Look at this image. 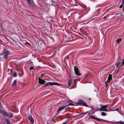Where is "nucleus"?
Returning a JSON list of instances; mask_svg holds the SVG:
<instances>
[{
  "label": "nucleus",
  "instance_id": "obj_14",
  "mask_svg": "<svg viewBox=\"0 0 124 124\" xmlns=\"http://www.w3.org/2000/svg\"><path fill=\"white\" fill-rule=\"evenodd\" d=\"M17 82V80H15L13 82V83H12V85H15L16 83Z\"/></svg>",
  "mask_w": 124,
  "mask_h": 124
},
{
  "label": "nucleus",
  "instance_id": "obj_24",
  "mask_svg": "<svg viewBox=\"0 0 124 124\" xmlns=\"http://www.w3.org/2000/svg\"><path fill=\"white\" fill-rule=\"evenodd\" d=\"M13 76L14 77H16V76H17L16 74L15 73H14V74L13 75Z\"/></svg>",
  "mask_w": 124,
  "mask_h": 124
},
{
  "label": "nucleus",
  "instance_id": "obj_32",
  "mask_svg": "<svg viewBox=\"0 0 124 124\" xmlns=\"http://www.w3.org/2000/svg\"><path fill=\"white\" fill-rule=\"evenodd\" d=\"M118 112L120 114L121 113L120 112V111H118Z\"/></svg>",
  "mask_w": 124,
  "mask_h": 124
},
{
  "label": "nucleus",
  "instance_id": "obj_28",
  "mask_svg": "<svg viewBox=\"0 0 124 124\" xmlns=\"http://www.w3.org/2000/svg\"><path fill=\"white\" fill-rule=\"evenodd\" d=\"M0 55H3V52L2 53H1L0 54Z\"/></svg>",
  "mask_w": 124,
  "mask_h": 124
},
{
  "label": "nucleus",
  "instance_id": "obj_3",
  "mask_svg": "<svg viewBox=\"0 0 124 124\" xmlns=\"http://www.w3.org/2000/svg\"><path fill=\"white\" fill-rule=\"evenodd\" d=\"M3 114L5 116H6L8 117L12 118L13 116V115L12 113L4 112H3Z\"/></svg>",
  "mask_w": 124,
  "mask_h": 124
},
{
  "label": "nucleus",
  "instance_id": "obj_20",
  "mask_svg": "<svg viewBox=\"0 0 124 124\" xmlns=\"http://www.w3.org/2000/svg\"><path fill=\"white\" fill-rule=\"evenodd\" d=\"M122 60L123 61L122 62V63L121 64L120 66H122L124 64V60L123 59Z\"/></svg>",
  "mask_w": 124,
  "mask_h": 124
},
{
  "label": "nucleus",
  "instance_id": "obj_27",
  "mask_svg": "<svg viewBox=\"0 0 124 124\" xmlns=\"http://www.w3.org/2000/svg\"><path fill=\"white\" fill-rule=\"evenodd\" d=\"M88 112H85L82 113V114H85L86 113Z\"/></svg>",
  "mask_w": 124,
  "mask_h": 124
},
{
  "label": "nucleus",
  "instance_id": "obj_18",
  "mask_svg": "<svg viewBox=\"0 0 124 124\" xmlns=\"http://www.w3.org/2000/svg\"><path fill=\"white\" fill-rule=\"evenodd\" d=\"M121 63L120 62H119L118 64L117 65V66L118 67H120V66L121 65Z\"/></svg>",
  "mask_w": 124,
  "mask_h": 124
},
{
  "label": "nucleus",
  "instance_id": "obj_23",
  "mask_svg": "<svg viewBox=\"0 0 124 124\" xmlns=\"http://www.w3.org/2000/svg\"><path fill=\"white\" fill-rule=\"evenodd\" d=\"M28 3L29 4H30L31 3V2L30 1V0H27Z\"/></svg>",
  "mask_w": 124,
  "mask_h": 124
},
{
  "label": "nucleus",
  "instance_id": "obj_17",
  "mask_svg": "<svg viewBox=\"0 0 124 124\" xmlns=\"http://www.w3.org/2000/svg\"><path fill=\"white\" fill-rule=\"evenodd\" d=\"M108 107V106L107 105H101V108H102V107H104L105 108H106Z\"/></svg>",
  "mask_w": 124,
  "mask_h": 124
},
{
  "label": "nucleus",
  "instance_id": "obj_26",
  "mask_svg": "<svg viewBox=\"0 0 124 124\" xmlns=\"http://www.w3.org/2000/svg\"><path fill=\"white\" fill-rule=\"evenodd\" d=\"M73 104L72 103H70L68 104V105H73Z\"/></svg>",
  "mask_w": 124,
  "mask_h": 124
},
{
  "label": "nucleus",
  "instance_id": "obj_15",
  "mask_svg": "<svg viewBox=\"0 0 124 124\" xmlns=\"http://www.w3.org/2000/svg\"><path fill=\"white\" fill-rule=\"evenodd\" d=\"M6 121L7 122V124H10V121L8 119H6Z\"/></svg>",
  "mask_w": 124,
  "mask_h": 124
},
{
  "label": "nucleus",
  "instance_id": "obj_10",
  "mask_svg": "<svg viewBox=\"0 0 124 124\" xmlns=\"http://www.w3.org/2000/svg\"><path fill=\"white\" fill-rule=\"evenodd\" d=\"M81 105L85 106H86V104L82 100H79L78 102Z\"/></svg>",
  "mask_w": 124,
  "mask_h": 124
},
{
  "label": "nucleus",
  "instance_id": "obj_13",
  "mask_svg": "<svg viewBox=\"0 0 124 124\" xmlns=\"http://www.w3.org/2000/svg\"><path fill=\"white\" fill-rule=\"evenodd\" d=\"M97 120L99 121H102L103 122H108L110 123H111V122L108 121L104 120L102 119H100L98 118L97 119Z\"/></svg>",
  "mask_w": 124,
  "mask_h": 124
},
{
  "label": "nucleus",
  "instance_id": "obj_36",
  "mask_svg": "<svg viewBox=\"0 0 124 124\" xmlns=\"http://www.w3.org/2000/svg\"><path fill=\"white\" fill-rule=\"evenodd\" d=\"M123 8H124V5L123 6Z\"/></svg>",
  "mask_w": 124,
  "mask_h": 124
},
{
  "label": "nucleus",
  "instance_id": "obj_22",
  "mask_svg": "<svg viewBox=\"0 0 124 124\" xmlns=\"http://www.w3.org/2000/svg\"><path fill=\"white\" fill-rule=\"evenodd\" d=\"M34 67L32 66H31L29 67V69L30 70H33L34 69Z\"/></svg>",
  "mask_w": 124,
  "mask_h": 124
},
{
  "label": "nucleus",
  "instance_id": "obj_9",
  "mask_svg": "<svg viewBox=\"0 0 124 124\" xmlns=\"http://www.w3.org/2000/svg\"><path fill=\"white\" fill-rule=\"evenodd\" d=\"M28 119L30 122H31L32 124H33L34 123V119L31 116H29L28 117Z\"/></svg>",
  "mask_w": 124,
  "mask_h": 124
},
{
  "label": "nucleus",
  "instance_id": "obj_1",
  "mask_svg": "<svg viewBox=\"0 0 124 124\" xmlns=\"http://www.w3.org/2000/svg\"><path fill=\"white\" fill-rule=\"evenodd\" d=\"M10 53L8 50H5L3 51V55L4 58L6 59L9 55Z\"/></svg>",
  "mask_w": 124,
  "mask_h": 124
},
{
  "label": "nucleus",
  "instance_id": "obj_2",
  "mask_svg": "<svg viewBox=\"0 0 124 124\" xmlns=\"http://www.w3.org/2000/svg\"><path fill=\"white\" fill-rule=\"evenodd\" d=\"M75 82H72V79H71L68 82V87H70L71 85V87L73 88L75 87Z\"/></svg>",
  "mask_w": 124,
  "mask_h": 124
},
{
  "label": "nucleus",
  "instance_id": "obj_11",
  "mask_svg": "<svg viewBox=\"0 0 124 124\" xmlns=\"http://www.w3.org/2000/svg\"><path fill=\"white\" fill-rule=\"evenodd\" d=\"M39 82L40 84H43L45 82V81L44 80L41 79L39 78Z\"/></svg>",
  "mask_w": 124,
  "mask_h": 124
},
{
  "label": "nucleus",
  "instance_id": "obj_33",
  "mask_svg": "<svg viewBox=\"0 0 124 124\" xmlns=\"http://www.w3.org/2000/svg\"><path fill=\"white\" fill-rule=\"evenodd\" d=\"M49 1L50 2V1H52V0H48V1Z\"/></svg>",
  "mask_w": 124,
  "mask_h": 124
},
{
  "label": "nucleus",
  "instance_id": "obj_6",
  "mask_svg": "<svg viewBox=\"0 0 124 124\" xmlns=\"http://www.w3.org/2000/svg\"><path fill=\"white\" fill-rule=\"evenodd\" d=\"M112 76L111 74H109V77L108 78V79L105 82V83L106 84V86H107L108 84L107 83L111 81V80L112 79Z\"/></svg>",
  "mask_w": 124,
  "mask_h": 124
},
{
  "label": "nucleus",
  "instance_id": "obj_8",
  "mask_svg": "<svg viewBox=\"0 0 124 124\" xmlns=\"http://www.w3.org/2000/svg\"><path fill=\"white\" fill-rule=\"evenodd\" d=\"M66 107V106H65L60 107L56 111L57 114H58L60 111L63 110Z\"/></svg>",
  "mask_w": 124,
  "mask_h": 124
},
{
  "label": "nucleus",
  "instance_id": "obj_25",
  "mask_svg": "<svg viewBox=\"0 0 124 124\" xmlns=\"http://www.w3.org/2000/svg\"><path fill=\"white\" fill-rule=\"evenodd\" d=\"M119 108H116L115 109L113 110V111H118Z\"/></svg>",
  "mask_w": 124,
  "mask_h": 124
},
{
  "label": "nucleus",
  "instance_id": "obj_34",
  "mask_svg": "<svg viewBox=\"0 0 124 124\" xmlns=\"http://www.w3.org/2000/svg\"><path fill=\"white\" fill-rule=\"evenodd\" d=\"M120 114L121 115H123V114H122L121 113H120Z\"/></svg>",
  "mask_w": 124,
  "mask_h": 124
},
{
  "label": "nucleus",
  "instance_id": "obj_16",
  "mask_svg": "<svg viewBox=\"0 0 124 124\" xmlns=\"http://www.w3.org/2000/svg\"><path fill=\"white\" fill-rule=\"evenodd\" d=\"M101 115L102 116H104L106 115V114L104 112H102L101 113Z\"/></svg>",
  "mask_w": 124,
  "mask_h": 124
},
{
  "label": "nucleus",
  "instance_id": "obj_7",
  "mask_svg": "<svg viewBox=\"0 0 124 124\" xmlns=\"http://www.w3.org/2000/svg\"><path fill=\"white\" fill-rule=\"evenodd\" d=\"M74 71L75 73L77 76H79L80 75V74L78 70V69L76 67H74Z\"/></svg>",
  "mask_w": 124,
  "mask_h": 124
},
{
  "label": "nucleus",
  "instance_id": "obj_35",
  "mask_svg": "<svg viewBox=\"0 0 124 124\" xmlns=\"http://www.w3.org/2000/svg\"><path fill=\"white\" fill-rule=\"evenodd\" d=\"M44 75H41V76L42 77Z\"/></svg>",
  "mask_w": 124,
  "mask_h": 124
},
{
  "label": "nucleus",
  "instance_id": "obj_12",
  "mask_svg": "<svg viewBox=\"0 0 124 124\" xmlns=\"http://www.w3.org/2000/svg\"><path fill=\"white\" fill-rule=\"evenodd\" d=\"M112 123H120L122 124H124V123L122 121H119V122H111Z\"/></svg>",
  "mask_w": 124,
  "mask_h": 124
},
{
  "label": "nucleus",
  "instance_id": "obj_5",
  "mask_svg": "<svg viewBox=\"0 0 124 124\" xmlns=\"http://www.w3.org/2000/svg\"><path fill=\"white\" fill-rule=\"evenodd\" d=\"M57 84V83L48 82L44 84L43 86L46 87V86H51L54 85H56Z\"/></svg>",
  "mask_w": 124,
  "mask_h": 124
},
{
  "label": "nucleus",
  "instance_id": "obj_30",
  "mask_svg": "<svg viewBox=\"0 0 124 124\" xmlns=\"http://www.w3.org/2000/svg\"><path fill=\"white\" fill-rule=\"evenodd\" d=\"M91 118H94V117H93V116H91Z\"/></svg>",
  "mask_w": 124,
  "mask_h": 124
},
{
  "label": "nucleus",
  "instance_id": "obj_4",
  "mask_svg": "<svg viewBox=\"0 0 124 124\" xmlns=\"http://www.w3.org/2000/svg\"><path fill=\"white\" fill-rule=\"evenodd\" d=\"M97 111H104L105 112L110 111H113L114 110H107L106 108L104 107H102V108H98L97 109Z\"/></svg>",
  "mask_w": 124,
  "mask_h": 124
},
{
  "label": "nucleus",
  "instance_id": "obj_19",
  "mask_svg": "<svg viewBox=\"0 0 124 124\" xmlns=\"http://www.w3.org/2000/svg\"><path fill=\"white\" fill-rule=\"evenodd\" d=\"M121 39H119L116 40V42H117V43H119V42L120 41Z\"/></svg>",
  "mask_w": 124,
  "mask_h": 124
},
{
  "label": "nucleus",
  "instance_id": "obj_29",
  "mask_svg": "<svg viewBox=\"0 0 124 124\" xmlns=\"http://www.w3.org/2000/svg\"><path fill=\"white\" fill-rule=\"evenodd\" d=\"M103 18L104 19H106V16H104V17H103Z\"/></svg>",
  "mask_w": 124,
  "mask_h": 124
},
{
  "label": "nucleus",
  "instance_id": "obj_21",
  "mask_svg": "<svg viewBox=\"0 0 124 124\" xmlns=\"http://www.w3.org/2000/svg\"><path fill=\"white\" fill-rule=\"evenodd\" d=\"M124 2V0H122V4H121V5L119 7V8H121L123 6V2Z\"/></svg>",
  "mask_w": 124,
  "mask_h": 124
},
{
  "label": "nucleus",
  "instance_id": "obj_31",
  "mask_svg": "<svg viewBox=\"0 0 124 124\" xmlns=\"http://www.w3.org/2000/svg\"><path fill=\"white\" fill-rule=\"evenodd\" d=\"M69 56H68V57H67V59L68 60V59H69Z\"/></svg>",
  "mask_w": 124,
  "mask_h": 124
}]
</instances>
